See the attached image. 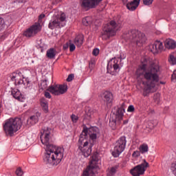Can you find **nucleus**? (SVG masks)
I'll list each match as a JSON object with an SVG mask.
<instances>
[{
    "instance_id": "1",
    "label": "nucleus",
    "mask_w": 176,
    "mask_h": 176,
    "mask_svg": "<svg viewBox=\"0 0 176 176\" xmlns=\"http://www.w3.org/2000/svg\"><path fill=\"white\" fill-rule=\"evenodd\" d=\"M50 130L49 127H46L41 131V141L46 146L43 161L45 164L58 166L64 157V148L49 143Z\"/></svg>"
},
{
    "instance_id": "2",
    "label": "nucleus",
    "mask_w": 176,
    "mask_h": 176,
    "mask_svg": "<svg viewBox=\"0 0 176 176\" xmlns=\"http://www.w3.org/2000/svg\"><path fill=\"white\" fill-rule=\"evenodd\" d=\"M142 60H144V63H142L139 66L136 71V75L138 78L143 76L144 78L147 80L144 88V96H146V94L151 93V90L154 89L156 86V83L159 82L160 80V67L158 65L153 64L147 68L148 65L146 61H148V60H146V58H142Z\"/></svg>"
},
{
    "instance_id": "3",
    "label": "nucleus",
    "mask_w": 176,
    "mask_h": 176,
    "mask_svg": "<svg viewBox=\"0 0 176 176\" xmlns=\"http://www.w3.org/2000/svg\"><path fill=\"white\" fill-rule=\"evenodd\" d=\"M94 144L90 142L87 136V126H84L78 141V149L82 152L85 157H89L91 155V148Z\"/></svg>"
},
{
    "instance_id": "4",
    "label": "nucleus",
    "mask_w": 176,
    "mask_h": 176,
    "mask_svg": "<svg viewBox=\"0 0 176 176\" xmlns=\"http://www.w3.org/2000/svg\"><path fill=\"white\" fill-rule=\"evenodd\" d=\"M22 124L23 122H21V118H15L8 120L3 126L6 135L13 137L14 133L19 131V130L21 129Z\"/></svg>"
},
{
    "instance_id": "5",
    "label": "nucleus",
    "mask_w": 176,
    "mask_h": 176,
    "mask_svg": "<svg viewBox=\"0 0 176 176\" xmlns=\"http://www.w3.org/2000/svg\"><path fill=\"white\" fill-rule=\"evenodd\" d=\"M120 27H122V21L118 22L111 21L109 23L104 25L102 32V38L103 41L109 39L111 36H115V34H116V28H120Z\"/></svg>"
},
{
    "instance_id": "6",
    "label": "nucleus",
    "mask_w": 176,
    "mask_h": 176,
    "mask_svg": "<svg viewBox=\"0 0 176 176\" xmlns=\"http://www.w3.org/2000/svg\"><path fill=\"white\" fill-rule=\"evenodd\" d=\"M126 38L139 47L142 46V44L146 42L145 34L135 29L129 30L126 34Z\"/></svg>"
},
{
    "instance_id": "7",
    "label": "nucleus",
    "mask_w": 176,
    "mask_h": 176,
    "mask_svg": "<svg viewBox=\"0 0 176 176\" xmlns=\"http://www.w3.org/2000/svg\"><path fill=\"white\" fill-rule=\"evenodd\" d=\"M65 23H67V15H65V13L54 14L52 20L50 21L48 28L50 30L63 28V27H65Z\"/></svg>"
},
{
    "instance_id": "8",
    "label": "nucleus",
    "mask_w": 176,
    "mask_h": 176,
    "mask_svg": "<svg viewBox=\"0 0 176 176\" xmlns=\"http://www.w3.org/2000/svg\"><path fill=\"white\" fill-rule=\"evenodd\" d=\"M124 113V109L123 107H119L116 114L111 115L109 119V126L112 130H116V126L120 124L122 120H123V116Z\"/></svg>"
},
{
    "instance_id": "9",
    "label": "nucleus",
    "mask_w": 176,
    "mask_h": 176,
    "mask_svg": "<svg viewBox=\"0 0 176 176\" xmlns=\"http://www.w3.org/2000/svg\"><path fill=\"white\" fill-rule=\"evenodd\" d=\"M126 144H127V140H126L125 136L120 137L118 140L113 151L112 152L113 157H119L120 154L124 151V149H126Z\"/></svg>"
},
{
    "instance_id": "10",
    "label": "nucleus",
    "mask_w": 176,
    "mask_h": 176,
    "mask_svg": "<svg viewBox=\"0 0 176 176\" xmlns=\"http://www.w3.org/2000/svg\"><path fill=\"white\" fill-rule=\"evenodd\" d=\"M98 162V153L95 152L93 153L91 160L89 161V165L86 170L83 171L82 176H93V170L97 167V163Z\"/></svg>"
},
{
    "instance_id": "11",
    "label": "nucleus",
    "mask_w": 176,
    "mask_h": 176,
    "mask_svg": "<svg viewBox=\"0 0 176 176\" xmlns=\"http://www.w3.org/2000/svg\"><path fill=\"white\" fill-rule=\"evenodd\" d=\"M149 167V163L146 160H143L140 164L137 165L131 169L130 173L133 176L144 175L145 170Z\"/></svg>"
},
{
    "instance_id": "12",
    "label": "nucleus",
    "mask_w": 176,
    "mask_h": 176,
    "mask_svg": "<svg viewBox=\"0 0 176 176\" xmlns=\"http://www.w3.org/2000/svg\"><path fill=\"white\" fill-rule=\"evenodd\" d=\"M67 90H68V87L65 85H51L47 89V91H50V93L54 94V96L64 94L67 93Z\"/></svg>"
},
{
    "instance_id": "13",
    "label": "nucleus",
    "mask_w": 176,
    "mask_h": 176,
    "mask_svg": "<svg viewBox=\"0 0 176 176\" xmlns=\"http://www.w3.org/2000/svg\"><path fill=\"white\" fill-rule=\"evenodd\" d=\"M100 2H102V0H80V5L82 9L89 10L98 6Z\"/></svg>"
},
{
    "instance_id": "14",
    "label": "nucleus",
    "mask_w": 176,
    "mask_h": 176,
    "mask_svg": "<svg viewBox=\"0 0 176 176\" xmlns=\"http://www.w3.org/2000/svg\"><path fill=\"white\" fill-rule=\"evenodd\" d=\"M41 31V23H36L35 24L28 28L24 32V36L26 38H32Z\"/></svg>"
},
{
    "instance_id": "15",
    "label": "nucleus",
    "mask_w": 176,
    "mask_h": 176,
    "mask_svg": "<svg viewBox=\"0 0 176 176\" xmlns=\"http://www.w3.org/2000/svg\"><path fill=\"white\" fill-rule=\"evenodd\" d=\"M118 69H120V66H119V59L113 58L111 59L107 64V72L113 75V72H116Z\"/></svg>"
},
{
    "instance_id": "16",
    "label": "nucleus",
    "mask_w": 176,
    "mask_h": 176,
    "mask_svg": "<svg viewBox=\"0 0 176 176\" xmlns=\"http://www.w3.org/2000/svg\"><path fill=\"white\" fill-rule=\"evenodd\" d=\"M149 50L153 54H157V53L163 50V43L156 41L153 44L149 45Z\"/></svg>"
},
{
    "instance_id": "17",
    "label": "nucleus",
    "mask_w": 176,
    "mask_h": 176,
    "mask_svg": "<svg viewBox=\"0 0 176 176\" xmlns=\"http://www.w3.org/2000/svg\"><path fill=\"white\" fill-rule=\"evenodd\" d=\"M11 94L13 96L15 100H18V101L23 102L24 100V97L23 96V94H21V92L20 90L17 89H13L11 91Z\"/></svg>"
},
{
    "instance_id": "18",
    "label": "nucleus",
    "mask_w": 176,
    "mask_h": 176,
    "mask_svg": "<svg viewBox=\"0 0 176 176\" xmlns=\"http://www.w3.org/2000/svg\"><path fill=\"white\" fill-rule=\"evenodd\" d=\"M141 0H133L131 3H129L126 4V8L129 9V10H131V12L135 10L137 8H138V5H140V1Z\"/></svg>"
},
{
    "instance_id": "19",
    "label": "nucleus",
    "mask_w": 176,
    "mask_h": 176,
    "mask_svg": "<svg viewBox=\"0 0 176 176\" xmlns=\"http://www.w3.org/2000/svg\"><path fill=\"white\" fill-rule=\"evenodd\" d=\"M102 100L104 102H106L107 104H111V102H112V100H113L112 93L108 91L104 92L103 94Z\"/></svg>"
},
{
    "instance_id": "20",
    "label": "nucleus",
    "mask_w": 176,
    "mask_h": 176,
    "mask_svg": "<svg viewBox=\"0 0 176 176\" xmlns=\"http://www.w3.org/2000/svg\"><path fill=\"white\" fill-rule=\"evenodd\" d=\"M164 46L166 49L173 50L176 47V42L173 39L168 38L164 41Z\"/></svg>"
},
{
    "instance_id": "21",
    "label": "nucleus",
    "mask_w": 176,
    "mask_h": 176,
    "mask_svg": "<svg viewBox=\"0 0 176 176\" xmlns=\"http://www.w3.org/2000/svg\"><path fill=\"white\" fill-rule=\"evenodd\" d=\"M21 76H22L21 72L19 71H16L15 72H13L10 75L11 80L12 82H14L15 83L16 82H17V80H19V79H21Z\"/></svg>"
},
{
    "instance_id": "22",
    "label": "nucleus",
    "mask_w": 176,
    "mask_h": 176,
    "mask_svg": "<svg viewBox=\"0 0 176 176\" xmlns=\"http://www.w3.org/2000/svg\"><path fill=\"white\" fill-rule=\"evenodd\" d=\"M85 37L82 35H79L75 38L74 43L77 47H80L83 45Z\"/></svg>"
},
{
    "instance_id": "23",
    "label": "nucleus",
    "mask_w": 176,
    "mask_h": 176,
    "mask_svg": "<svg viewBox=\"0 0 176 176\" xmlns=\"http://www.w3.org/2000/svg\"><path fill=\"white\" fill-rule=\"evenodd\" d=\"M56 54H57V51L54 48H50L47 50L46 56L48 58H54L56 57Z\"/></svg>"
},
{
    "instance_id": "24",
    "label": "nucleus",
    "mask_w": 176,
    "mask_h": 176,
    "mask_svg": "<svg viewBox=\"0 0 176 176\" xmlns=\"http://www.w3.org/2000/svg\"><path fill=\"white\" fill-rule=\"evenodd\" d=\"M38 122H39V118H38V116H32L27 120L28 124H31L32 126H34V124H36Z\"/></svg>"
},
{
    "instance_id": "25",
    "label": "nucleus",
    "mask_w": 176,
    "mask_h": 176,
    "mask_svg": "<svg viewBox=\"0 0 176 176\" xmlns=\"http://www.w3.org/2000/svg\"><path fill=\"white\" fill-rule=\"evenodd\" d=\"M41 105L44 112L47 113L49 111V104L47 103V100H46L45 98H42L41 100Z\"/></svg>"
},
{
    "instance_id": "26",
    "label": "nucleus",
    "mask_w": 176,
    "mask_h": 176,
    "mask_svg": "<svg viewBox=\"0 0 176 176\" xmlns=\"http://www.w3.org/2000/svg\"><path fill=\"white\" fill-rule=\"evenodd\" d=\"M87 134H96L98 135V134H100V129L96 126L89 129L87 128Z\"/></svg>"
},
{
    "instance_id": "27",
    "label": "nucleus",
    "mask_w": 176,
    "mask_h": 176,
    "mask_svg": "<svg viewBox=\"0 0 176 176\" xmlns=\"http://www.w3.org/2000/svg\"><path fill=\"white\" fill-rule=\"evenodd\" d=\"M139 150L140 153H142V155H144V153H146V152L149 151V147L148 146V144H143L140 146Z\"/></svg>"
},
{
    "instance_id": "28",
    "label": "nucleus",
    "mask_w": 176,
    "mask_h": 176,
    "mask_svg": "<svg viewBox=\"0 0 176 176\" xmlns=\"http://www.w3.org/2000/svg\"><path fill=\"white\" fill-rule=\"evenodd\" d=\"M82 24L87 27L91 24V18L90 16H87L82 19Z\"/></svg>"
},
{
    "instance_id": "29",
    "label": "nucleus",
    "mask_w": 176,
    "mask_h": 176,
    "mask_svg": "<svg viewBox=\"0 0 176 176\" xmlns=\"http://www.w3.org/2000/svg\"><path fill=\"white\" fill-rule=\"evenodd\" d=\"M118 168H119L118 166H116L112 167L110 170L109 171V173H107V176H113L116 174V170H118Z\"/></svg>"
},
{
    "instance_id": "30",
    "label": "nucleus",
    "mask_w": 176,
    "mask_h": 176,
    "mask_svg": "<svg viewBox=\"0 0 176 176\" xmlns=\"http://www.w3.org/2000/svg\"><path fill=\"white\" fill-rule=\"evenodd\" d=\"M168 61L171 65H176V58L174 56V54H170L169 55Z\"/></svg>"
},
{
    "instance_id": "31",
    "label": "nucleus",
    "mask_w": 176,
    "mask_h": 176,
    "mask_svg": "<svg viewBox=\"0 0 176 176\" xmlns=\"http://www.w3.org/2000/svg\"><path fill=\"white\" fill-rule=\"evenodd\" d=\"M89 67L90 71H93V69L94 68V67H96V60H94V58H91L89 60Z\"/></svg>"
},
{
    "instance_id": "32",
    "label": "nucleus",
    "mask_w": 176,
    "mask_h": 176,
    "mask_svg": "<svg viewBox=\"0 0 176 176\" xmlns=\"http://www.w3.org/2000/svg\"><path fill=\"white\" fill-rule=\"evenodd\" d=\"M41 89H42V90H45V89H47V79H45L41 82Z\"/></svg>"
},
{
    "instance_id": "33",
    "label": "nucleus",
    "mask_w": 176,
    "mask_h": 176,
    "mask_svg": "<svg viewBox=\"0 0 176 176\" xmlns=\"http://www.w3.org/2000/svg\"><path fill=\"white\" fill-rule=\"evenodd\" d=\"M170 170L175 176H176V162L171 164Z\"/></svg>"
},
{
    "instance_id": "34",
    "label": "nucleus",
    "mask_w": 176,
    "mask_h": 176,
    "mask_svg": "<svg viewBox=\"0 0 176 176\" xmlns=\"http://www.w3.org/2000/svg\"><path fill=\"white\" fill-rule=\"evenodd\" d=\"M71 119H72L73 123H77L78 120H79V117H78V116H76L75 114H72L71 116Z\"/></svg>"
},
{
    "instance_id": "35",
    "label": "nucleus",
    "mask_w": 176,
    "mask_h": 176,
    "mask_svg": "<svg viewBox=\"0 0 176 176\" xmlns=\"http://www.w3.org/2000/svg\"><path fill=\"white\" fill-rule=\"evenodd\" d=\"M15 85L17 86L19 85H25V81H24V80L19 78V80H17L15 82H14Z\"/></svg>"
},
{
    "instance_id": "36",
    "label": "nucleus",
    "mask_w": 176,
    "mask_h": 176,
    "mask_svg": "<svg viewBox=\"0 0 176 176\" xmlns=\"http://www.w3.org/2000/svg\"><path fill=\"white\" fill-rule=\"evenodd\" d=\"M88 135L90 138V140H91L92 141H96L97 140V135L93 133H88Z\"/></svg>"
},
{
    "instance_id": "37",
    "label": "nucleus",
    "mask_w": 176,
    "mask_h": 176,
    "mask_svg": "<svg viewBox=\"0 0 176 176\" xmlns=\"http://www.w3.org/2000/svg\"><path fill=\"white\" fill-rule=\"evenodd\" d=\"M143 3L146 6H149V5H152V3H153V0H143Z\"/></svg>"
},
{
    "instance_id": "38",
    "label": "nucleus",
    "mask_w": 176,
    "mask_h": 176,
    "mask_svg": "<svg viewBox=\"0 0 176 176\" xmlns=\"http://www.w3.org/2000/svg\"><path fill=\"white\" fill-rule=\"evenodd\" d=\"M15 173L17 176H23V170H21V168H18Z\"/></svg>"
},
{
    "instance_id": "39",
    "label": "nucleus",
    "mask_w": 176,
    "mask_h": 176,
    "mask_svg": "<svg viewBox=\"0 0 176 176\" xmlns=\"http://www.w3.org/2000/svg\"><path fill=\"white\" fill-rule=\"evenodd\" d=\"M93 56H98L100 54V50L98 48H94L92 52Z\"/></svg>"
},
{
    "instance_id": "40",
    "label": "nucleus",
    "mask_w": 176,
    "mask_h": 176,
    "mask_svg": "<svg viewBox=\"0 0 176 176\" xmlns=\"http://www.w3.org/2000/svg\"><path fill=\"white\" fill-rule=\"evenodd\" d=\"M141 155V152L139 151H135L133 153L132 156L133 157H140Z\"/></svg>"
},
{
    "instance_id": "41",
    "label": "nucleus",
    "mask_w": 176,
    "mask_h": 176,
    "mask_svg": "<svg viewBox=\"0 0 176 176\" xmlns=\"http://www.w3.org/2000/svg\"><path fill=\"white\" fill-rule=\"evenodd\" d=\"M134 111H135L134 105L131 104L128 107L127 112H134Z\"/></svg>"
},
{
    "instance_id": "42",
    "label": "nucleus",
    "mask_w": 176,
    "mask_h": 176,
    "mask_svg": "<svg viewBox=\"0 0 176 176\" xmlns=\"http://www.w3.org/2000/svg\"><path fill=\"white\" fill-rule=\"evenodd\" d=\"M74 78H75V76L74 74H69L67 78V82H72Z\"/></svg>"
},
{
    "instance_id": "43",
    "label": "nucleus",
    "mask_w": 176,
    "mask_h": 176,
    "mask_svg": "<svg viewBox=\"0 0 176 176\" xmlns=\"http://www.w3.org/2000/svg\"><path fill=\"white\" fill-rule=\"evenodd\" d=\"M69 52H74L75 49H76V47H75V44L70 43L69 45Z\"/></svg>"
},
{
    "instance_id": "44",
    "label": "nucleus",
    "mask_w": 176,
    "mask_h": 176,
    "mask_svg": "<svg viewBox=\"0 0 176 176\" xmlns=\"http://www.w3.org/2000/svg\"><path fill=\"white\" fill-rule=\"evenodd\" d=\"M44 96L46 98H52V95H50L49 91H45Z\"/></svg>"
},
{
    "instance_id": "45",
    "label": "nucleus",
    "mask_w": 176,
    "mask_h": 176,
    "mask_svg": "<svg viewBox=\"0 0 176 176\" xmlns=\"http://www.w3.org/2000/svg\"><path fill=\"white\" fill-rule=\"evenodd\" d=\"M84 119H87V120H90L91 119V115L90 113H87L84 116Z\"/></svg>"
},
{
    "instance_id": "46",
    "label": "nucleus",
    "mask_w": 176,
    "mask_h": 176,
    "mask_svg": "<svg viewBox=\"0 0 176 176\" xmlns=\"http://www.w3.org/2000/svg\"><path fill=\"white\" fill-rule=\"evenodd\" d=\"M171 80H176V70L173 72V74H172V76H171Z\"/></svg>"
},
{
    "instance_id": "47",
    "label": "nucleus",
    "mask_w": 176,
    "mask_h": 176,
    "mask_svg": "<svg viewBox=\"0 0 176 176\" xmlns=\"http://www.w3.org/2000/svg\"><path fill=\"white\" fill-rule=\"evenodd\" d=\"M5 24V21L3 20V18L0 17V27H2Z\"/></svg>"
},
{
    "instance_id": "48",
    "label": "nucleus",
    "mask_w": 176,
    "mask_h": 176,
    "mask_svg": "<svg viewBox=\"0 0 176 176\" xmlns=\"http://www.w3.org/2000/svg\"><path fill=\"white\" fill-rule=\"evenodd\" d=\"M68 47H69V43H66L64 45H63V50H67L68 49Z\"/></svg>"
},
{
    "instance_id": "49",
    "label": "nucleus",
    "mask_w": 176,
    "mask_h": 176,
    "mask_svg": "<svg viewBox=\"0 0 176 176\" xmlns=\"http://www.w3.org/2000/svg\"><path fill=\"white\" fill-rule=\"evenodd\" d=\"M45 14H41L38 16V20L41 21V20H42V19H45Z\"/></svg>"
},
{
    "instance_id": "50",
    "label": "nucleus",
    "mask_w": 176,
    "mask_h": 176,
    "mask_svg": "<svg viewBox=\"0 0 176 176\" xmlns=\"http://www.w3.org/2000/svg\"><path fill=\"white\" fill-rule=\"evenodd\" d=\"M27 0H15V2H18V3H24Z\"/></svg>"
},
{
    "instance_id": "51",
    "label": "nucleus",
    "mask_w": 176,
    "mask_h": 176,
    "mask_svg": "<svg viewBox=\"0 0 176 176\" xmlns=\"http://www.w3.org/2000/svg\"><path fill=\"white\" fill-rule=\"evenodd\" d=\"M25 79L24 82L25 83V85H27V86H28V85H30V80L28 78H23Z\"/></svg>"
},
{
    "instance_id": "52",
    "label": "nucleus",
    "mask_w": 176,
    "mask_h": 176,
    "mask_svg": "<svg viewBox=\"0 0 176 176\" xmlns=\"http://www.w3.org/2000/svg\"><path fill=\"white\" fill-rule=\"evenodd\" d=\"M119 58H120V60H124V58H126V56H124V54H123V56H122V55H120Z\"/></svg>"
},
{
    "instance_id": "53",
    "label": "nucleus",
    "mask_w": 176,
    "mask_h": 176,
    "mask_svg": "<svg viewBox=\"0 0 176 176\" xmlns=\"http://www.w3.org/2000/svg\"><path fill=\"white\" fill-rule=\"evenodd\" d=\"M129 123V120H124L123 124H127Z\"/></svg>"
},
{
    "instance_id": "54",
    "label": "nucleus",
    "mask_w": 176,
    "mask_h": 176,
    "mask_svg": "<svg viewBox=\"0 0 176 176\" xmlns=\"http://www.w3.org/2000/svg\"><path fill=\"white\" fill-rule=\"evenodd\" d=\"M160 85H166V82L164 81H160Z\"/></svg>"
},
{
    "instance_id": "55",
    "label": "nucleus",
    "mask_w": 176,
    "mask_h": 176,
    "mask_svg": "<svg viewBox=\"0 0 176 176\" xmlns=\"http://www.w3.org/2000/svg\"><path fill=\"white\" fill-rule=\"evenodd\" d=\"M129 0H122V2H123V3H127V1H128Z\"/></svg>"
},
{
    "instance_id": "56",
    "label": "nucleus",
    "mask_w": 176,
    "mask_h": 176,
    "mask_svg": "<svg viewBox=\"0 0 176 176\" xmlns=\"http://www.w3.org/2000/svg\"><path fill=\"white\" fill-rule=\"evenodd\" d=\"M0 109H1V104H0Z\"/></svg>"
}]
</instances>
